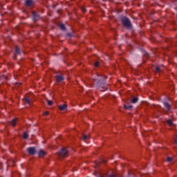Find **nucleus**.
<instances>
[{"label":"nucleus","mask_w":177,"mask_h":177,"mask_svg":"<svg viewBox=\"0 0 177 177\" xmlns=\"http://www.w3.org/2000/svg\"><path fill=\"white\" fill-rule=\"evenodd\" d=\"M95 83L97 84L98 88H106V86H104L106 83H104V80H102L100 77H97V80H95Z\"/></svg>","instance_id":"obj_1"},{"label":"nucleus","mask_w":177,"mask_h":177,"mask_svg":"<svg viewBox=\"0 0 177 177\" xmlns=\"http://www.w3.org/2000/svg\"><path fill=\"white\" fill-rule=\"evenodd\" d=\"M59 157H67L68 156V150L66 148H63L58 152Z\"/></svg>","instance_id":"obj_2"},{"label":"nucleus","mask_w":177,"mask_h":177,"mask_svg":"<svg viewBox=\"0 0 177 177\" xmlns=\"http://www.w3.org/2000/svg\"><path fill=\"white\" fill-rule=\"evenodd\" d=\"M27 151L30 156H34L37 153V149L34 147H30L27 148Z\"/></svg>","instance_id":"obj_3"},{"label":"nucleus","mask_w":177,"mask_h":177,"mask_svg":"<svg viewBox=\"0 0 177 177\" xmlns=\"http://www.w3.org/2000/svg\"><path fill=\"white\" fill-rule=\"evenodd\" d=\"M122 22L125 27H131V22L129 21V19L124 17L122 19Z\"/></svg>","instance_id":"obj_4"},{"label":"nucleus","mask_w":177,"mask_h":177,"mask_svg":"<svg viewBox=\"0 0 177 177\" xmlns=\"http://www.w3.org/2000/svg\"><path fill=\"white\" fill-rule=\"evenodd\" d=\"M64 80V77H63V76L58 75L56 76V82H63V81Z\"/></svg>","instance_id":"obj_5"},{"label":"nucleus","mask_w":177,"mask_h":177,"mask_svg":"<svg viewBox=\"0 0 177 177\" xmlns=\"http://www.w3.org/2000/svg\"><path fill=\"white\" fill-rule=\"evenodd\" d=\"M163 104H164L166 110H167V111H171V105H169V103H168L167 102H164Z\"/></svg>","instance_id":"obj_6"},{"label":"nucleus","mask_w":177,"mask_h":177,"mask_svg":"<svg viewBox=\"0 0 177 177\" xmlns=\"http://www.w3.org/2000/svg\"><path fill=\"white\" fill-rule=\"evenodd\" d=\"M16 124H17V118H14V119L10 122V125H12V127H16Z\"/></svg>","instance_id":"obj_7"},{"label":"nucleus","mask_w":177,"mask_h":177,"mask_svg":"<svg viewBox=\"0 0 177 177\" xmlns=\"http://www.w3.org/2000/svg\"><path fill=\"white\" fill-rule=\"evenodd\" d=\"M39 157H44V156H46V152H44V150H40L38 153Z\"/></svg>","instance_id":"obj_8"},{"label":"nucleus","mask_w":177,"mask_h":177,"mask_svg":"<svg viewBox=\"0 0 177 177\" xmlns=\"http://www.w3.org/2000/svg\"><path fill=\"white\" fill-rule=\"evenodd\" d=\"M24 102L25 104H28V106H30L31 104V100H30V99H28V98H24Z\"/></svg>","instance_id":"obj_9"},{"label":"nucleus","mask_w":177,"mask_h":177,"mask_svg":"<svg viewBox=\"0 0 177 177\" xmlns=\"http://www.w3.org/2000/svg\"><path fill=\"white\" fill-rule=\"evenodd\" d=\"M59 110H61L62 111H63L64 110H67V105H66V104H62V105L59 106Z\"/></svg>","instance_id":"obj_10"},{"label":"nucleus","mask_w":177,"mask_h":177,"mask_svg":"<svg viewBox=\"0 0 177 177\" xmlns=\"http://www.w3.org/2000/svg\"><path fill=\"white\" fill-rule=\"evenodd\" d=\"M33 3L34 2L32 1V0H27L26 1V6H31V5H32Z\"/></svg>","instance_id":"obj_11"},{"label":"nucleus","mask_w":177,"mask_h":177,"mask_svg":"<svg viewBox=\"0 0 177 177\" xmlns=\"http://www.w3.org/2000/svg\"><path fill=\"white\" fill-rule=\"evenodd\" d=\"M138 100H139V98L138 97H134L133 99H131V103L135 104V103H138Z\"/></svg>","instance_id":"obj_12"},{"label":"nucleus","mask_w":177,"mask_h":177,"mask_svg":"<svg viewBox=\"0 0 177 177\" xmlns=\"http://www.w3.org/2000/svg\"><path fill=\"white\" fill-rule=\"evenodd\" d=\"M23 139H24L25 140H26V139H28V133L24 132Z\"/></svg>","instance_id":"obj_13"},{"label":"nucleus","mask_w":177,"mask_h":177,"mask_svg":"<svg viewBox=\"0 0 177 177\" xmlns=\"http://www.w3.org/2000/svg\"><path fill=\"white\" fill-rule=\"evenodd\" d=\"M82 139L83 140H84V142H86V140H88L89 139V136H86L85 134L82 135Z\"/></svg>","instance_id":"obj_14"},{"label":"nucleus","mask_w":177,"mask_h":177,"mask_svg":"<svg viewBox=\"0 0 177 177\" xmlns=\"http://www.w3.org/2000/svg\"><path fill=\"white\" fill-rule=\"evenodd\" d=\"M32 16H33L35 20H38V14L37 12H32Z\"/></svg>","instance_id":"obj_15"},{"label":"nucleus","mask_w":177,"mask_h":177,"mask_svg":"<svg viewBox=\"0 0 177 177\" xmlns=\"http://www.w3.org/2000/svg\"><path fill=\"white\" fill-rule=\"evenodd\" d=\"M124 109H126V110H132L133 106L132 105H129V106L124 105Z\"/></svg>","instance_id":"obj_16"},{"label":"nucleus","mask_w":177,"mask_h":177,"mask_svg":"<svg viewBox=\"0 0 177 177\" xmlns=\"http://www.w3.org/2000/svg\"><path fill=\"white\" fill-rule=\"evenodd\" d=\"M59 28H61V30H66V27L64 26V24H60L59 25Z\"/></svg>","instance_id":"obj_17"},{"label":"nucleus","mask_w":177,"mask_h":177,"mask_svg":"<svg viewBox=\"0 0 177 177\" xmlns=\"http://www.w3.org/2000/svg\"><path fill=\"white\" fill-rule=\"evenodd\" d=\"M47 103L48 106H52V104H53V102H52V100H47Z\"/></svg>","instance_id":"obj_18"},{"label":"nucleus","mask_w":177,"mask_h":177,"mask_svg":"<svg viewBox=\"0 0 177 177\" xmlns=\"http://www.w3.org/2000/svg\"><path fill=\"white\" fill-rule=\"evenodd\" d=\"M167 124H168V125H169V127H171V125H172V120H167Z\"/></svg>","instance_id":"obj_19"},{"label":"nucleus","mask_w":177,"mask_h":177,"mask_svg":"<svg viewBox=\"0 0 177 177\" xmlns=\"http://www.w3.org/2000/svg\"><path fill=\"white\" fill-rule=\"evenodd\" d=\"M15 52H16L17 53H19V52H20V48H19V47L16 46V47H15Z\"/></svg>","instance_id":"obj_20"},{"label":"nucleus","mask_w":177,"mask_h":177,"mask_svg":"<svg viewBox=\"0 0 177 177\" xmlns=\"http://www.w3.org/2000/svg\"><path fill=\"white\" fill-rule=\"evenodd\" d=\"M156 73H160V69L159 66L156 67Z\"/></svg>","instance_id":"obj_21"},{"label":"nucleus","mask_w":177,"mask_h":177,"mask_svg":"<svg viewBox=\"0 0 177 177\" xmlns=\"http://www.w3.org/2000/svg\"><path fill=\"white\" fill-rule=\"evenodd\" d=\"M43 115H44V117H46V115H49V112L48 111H46L43 113Z\"/></svg>","instance_id":"obj_22"},{"label":"nucleus","mask_w":177,"mask_h":177,"mask_svg":"<svg viewBox=\"0 0 177 177\" xmlns=\"http://www.w3.org/2000/svg\"><path fill=\"white\" fill-rule=\"evenodd\" d=\"M167 161H168L169 162H171L172 161V158L168 157V158H167Z\"/></svg>","instance_id":"obj_23"},{"label":"nucleus","mask_w":177,"mask_h":177,"mask_svg":"<svg viewBox=\"0 0 177 177\" xmlns=\"http://www.w3.org/2000/svg\"><path fill=\"white\" fill-rule=\"evenodd\" d=\"M95 67H99V62H96L95 63Z\"/></svg>","instance_id":"obj_24"},{"label":"nucleus","mask_w":177,"mask_h":177,"mask_svg":"<svg viewBox=\"0 0 177 177\" xmlns=\"http://www.w3.org/2000/svg\"><path fill=\"white\" fill-rule=\"evenodd\" d=\"M82 12H86V10L85 8H82Z\"/></svg>","instance_id":"obj_25"},{"label":"nucleus","mask_w":177,"mask_h":177,"mask_svg":"<svg viewBox=\"0 0 177 177\" xmlns=\"http://www.w3.org/2000/svg\"><path fill=\"white\" fill-rule=\"evenodd\" d=\"M109 177H115L114 175H111Z\"/></svg>","instance_id":"obj_26"}]
</instances>
